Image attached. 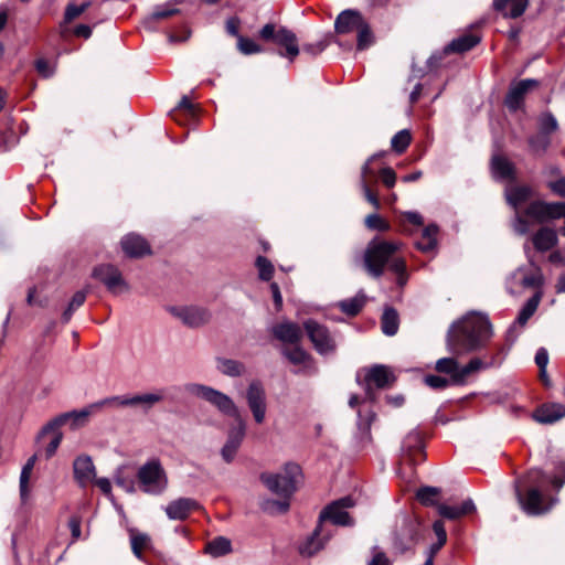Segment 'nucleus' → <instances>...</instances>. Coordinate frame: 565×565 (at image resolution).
Here are the masks:
<instances>
[{
	"label": "nucleus",
	"instance_id": "7c9ffc66",
	"mask_svg": "<svg viewBox=\"0 0 565 565\" xmlns=\"http://www.w3.org/2000/svg\"><path fill=\"white\" fill-rule=\"evenodd\" d=\"M533 245L539 252H546L557 244V234L555 230L542 227L532 237Z\"/></svg>",
	"mask_w": 565,
	"mask_h": 565
},
{
	"label": "nucleus",
	"instance_id": "e2e57ef3",
	"mask_svg": "<svg viewBox=\"0 0 565 565\" xmlns=\"http://www.w3.org/2000/svg\"><path fill=\"white\" fill-rule=\"evenodd\" d=\"M433 530L437 536L436 550H440L447 541V533L445 530L444 522L435 521L433 524Z\"/></svg>",
	"mask_w": 565,
	"mask_h": 565
},
{
	"label": "nucleus",
	"instance_id": "4468645a",
	"mask_svg": "<svg viewBox=\"0 0 565 565\" xmlns=\"http://www.w3.org/2000/svg\"><path fill=\"white\" fill-rule=\"evenodd\" d=\"M246 401L257 424H263L266 418V393L259 382H252L246 391Z\"/></svg>",
	"mask_w": 565,
	"mask_h": 565
},
{
	"label": "nucleus",
	"instance_id": "0e129e2a",
	"mask_svg": "<svg viewBox=\"0 0 565 565\" xmlns=\"http://www.w3.org/2000/svg\"><path fill=\"white\" fill-rule=\"evenodd\" d=\"M424 381L431 388H445L450 382V380L439 375H427Z\"/></svg>",
	"mask_w": 565,
	"mask_h": 565
},
{
	"label": "nucleus",
	"instance_id": "2eb2a0df",
	"mask_svg": "<svg viewBox=\"0 0 565 565\" xmlns=\"http://www.w3.org/2000/svg\"><path fill=\"white\" fill-rule=\"evenodd\" d=\"M94 276L99 279L113 294H121L128 290L120 270L113 265H100L94 269Z\"/></svg>",
	"mask_w": 565,
	"mask_h": 565
},
{
	"label": "nucleus",
	"instance_id": "6e6552de",
	"mask_svg": "<svg viewBox=\"0 0 565 565\" xmlns=\"http://www.w3.org/2000/svg\"><path fill=\"white\" fill-rule=\"evenodd\" d=\"M531 195L532 189L526 185H513L505 190L507 201L515 211H518V209L525 203ZM513 230L520 235H524L530 231L529 222L524 216L519 214V212L515 214Z\"/></svg>",
	"mask_w": 565,
	"mask_h": 565
},
{
	"label": "nucleus",
	"instance_id": "f8f14e48",
	"mask_svg": "<svg viewBox=\"0 0 565 565\" xmlns=\"http://www.w3.org/2000/svg\"><path fill=\"white\" fill-rule=\"evenodd\" d=\"M564 202L546 203L543 201H534L529 204L525 210V216L537 223H544L550 220L561 218L564 214Z\"/></svg>",
	"mask_w": 565,
	"mask_h": 565
},
{
	"label": "nucleus",
	"instance_id": "9b49d317",
	"mask_svg": "<svg viewBox=\"0 0 565 565\" xmlns=\"http://www.w3.org/2000/svg\"><path fill=\"white\" fill-rule=\"evenodd\" d=\"M353 505L354 501L350 497L332 502L320 513V524L326 521H330L335 525H352L353 521L347 512V509L352 508Z\"/></svg>",
	"mask_w": 565,
	"mask_h": 565
},
{
	"label": "nucleus",
	"instance_id": "6ab92c4d",
	"mask_svg": "<svg viewBox=\"0 0 565 565\" xmlns=\"http://www.w3.org/2000/svg\"><path fill=\"white\" fill-rule=\"evenodd\" d=\"M539 82L535 79H522L513 83L505 97V105L510 110H518L523 105L524 96L529 90L536 87Z\"/></svg>",
	"mask_w": 565,
	"mask_h": 565
},
{
	"label": "nucleus",
	"instance_id": "c03bdc74",
	"mask_svg": "<svg viewBox=\"0 0 565 565\" xmlns=\"http://www.w3.org/2000/svg\"><path fill=\"white\" fill-rule=\"evenodd\" d=\"M412 140L411 132L406 129L398 131L391 140V146L397 153H403L409 146Z\"/></svg>",
	"mask_w": 565,
	"mask_h": 565
},
{
	"label": "nucleus",
	"instance_id": "39448f33",
	"mask_svg": "<svg viewBox=\"0 0 565 565\" xmlns=\"http://www.w3.org/2000/svg\"><path fill=\"white\" fill-rule=\"evenodd\" d=\"M140 488L149 494H160L168 487V477L159 459L143 463L137 473Z\"/></svg>",
	"mask_w": 565,
	"mask_h": 565
},
{
	"label": "nucleus",
	"instance_id": "338daca9",
	"mask_svg": "<svg viewBox=\"0 0 565 565\" xmlns=\"http://www.w3.org/2000/svg\"><path fill=\"white\" fill-rule=\"evenodd\" d=\"M36 71L43 77H50L54 73V65L44 58H39L35 63Z\"/></svg>",
	"mask_w": 565,
	"mask_h": 565
},
{
	"label": "nucleus",
	"instance_id": "dca6fc26",
	"mask_svg": "<svg viewBox=\"0 0 565 565\" xmlns=\"http://www.w3.org/2000/svg\"><path fill=\"white\" fill-rule=\"evenodd\" d=\"M364 381L366 384V397L373 401L374 395L371 391V385L377 388H385L395 381V376L390 367L385 365H374L366 371Z\"/></svg>",
	"mask_w": 565,
	"mask_h": 565
},
{
	"label": "nucleus",
	"instance_id": "f3484780",
	"mask_svg": "<svg viewBox=\"0 0 565 565\" xmlns=\"http://www.w3.org/2000/svg\"><path fill=\"white\" fill-rule=\"evenodd\" d=\"M542 297H543V292H542V290H539L522 307L516 320L512 323V326L508 330V334L510 338H513V340H514L519 335V333L521 332V329L527 323L529 319L537 310V307L542 300Z\"/></svg>",
	"mask_w": 565,
	"mask_h": 565
},
{
	"label": "nucleus",
	"instance_id": "412c9836",
	"mask_svg": "<svg viewBox=\"0 0 565 565\" xmlns=\"http://www.w3.org/2000/svg\"><path fill=\"white\" fill-rule=\"evenodd\" d=\"M532 270L527 268L520 267L518 268L511 276V281L522 286L523 288H534L541 287L544 284V277L539 267L534 265L532 260H530Z\"/></svg>",
	"mask_w": 565,
	"mask_h": 565
},
{
	"label": "nucleus",
	"instance_id": "603ef678",
	"mask_svg": "<svg viewBox=\"0 0 565 565\" xmlns=\"http://www.w3.org/2000/svg\"><path fill=\"white\" fill-rule=\"evenodd\" d=\"M237 46L238 50L246 55L260 53L263 51L259 44H257L254 40L245 36H238Z\"/></svg>",
	"mask_w": 565,
	"mask_h": 565
},
{
	"label": "nucleus",
	"instance_id": "9d476101",
	"mask_svg": "<svg viewBox=\"0 0 565 565\" xmlns=\"http://www.w3.org/2000/svg\"><path fill=\"white\" fill-rule=\"evenodd\" d=\"M303 327L318 353L324 355L334 352V339L324 326H321L313 320H308L305 322Z\"/></svg>",
	"mask_w": 565,
	"mask_h": 565
},
{
	"label": "nucleus",
	"instance_id": "69168bd1",
	"mask_svg": "<svg viewBox=\"0 0 565 565\" xmlns=\"http://www.w3.org/2000/svg\"><path fill=\"white\" fill-rule=\"evenodd\" d=\"M535 363L540 367L541 376H545L546 366L548 363V353L544 348L537 350L535 354Z\"/></svg>",
	"mask_w": 565,
	"mask_h": 565
},
{
	"label": "nucleus",
	"instance_id": "680f3d73",
	"mask_svg": "<svg viewBox=\"0 0 565 565\" xmlns=\"http://www.w3.org/2000/svg\"><path fill=\"white\" fill-rule=\"evenodd\" d=\"M89 2H83L81 4H68L65 11V20L67 22L79 17L87 8Z\"/></svg>",
	"mask_w": 565,
	"mask_h": 565
},
{
	"label": "nucleus",
	"instance_id": "423d86ee",
	"mask_svg": "<svg viewBox=\"0 0 565 565\" xmlns=\"http://www.w3.org/2000/svg\"><path fill=\"white\" fill-rule=\"evenodd\" d=\"M259 36L265 41H274L277 45L284 47L279 55L287 57L290 62L299 55V45L297 35L289 29L280 26L278 30L273 23L265 24L260 31Z\"/></svg>",
	"mask_w": 565,
	"mask_h": 565
},
{
	"label": "nucleus",
	"instance_id": "a878e982",
	"mask_svg": "<svg viewBox=\"0 0 565 565\" xmlns=\"http://www.w3.org/2000/svg\"><path fill=\"white\" fill-rule=\"evenodd\" d=\"M120 244L128 257H141L150 253V246L147 241L137 234L126 235Z\"/></svg>",
	"mask_w": 565,
	"mask_h": 565
},
{
	"label": "nucleus",
	"instance_id": "37998d69",
	"mask_svg": "<svg viewBox=\"0 0 565 565\" xmlns=\"http://www.w3.org/2000/svg\"><path fill=\"white\" fill-rule=\"evenodd\" d=\"M440 490L436 487H423L417 490L416 498L424 505H435Z\"/></svg>",
	"mask_w": 565,
	"mask_h": 565
},
{
	"label": "nucleus",
	"instance_id": "0eeeda50",
	"mask_svg": "<svg viewBox=\"0 0 565 565\" xmlns=\"http://www.w3.org/2000/svg\"><path fill=\"white\" fill-rule=\"evenodd\" d=\"M189 392L198 397L205 399L215 406L222 414L234 418L241 419L242 416L233 399L226 394L216 391L210 386L201 384H192L189 386Z\"/></svg>",
	"mask_w": 565,
	"mask_h": 565
},
{
	"label": "nucleus",
	"instance_id": "79ce46f5",
	"mask_svg": "<svg viewBox=\"0 0 565 565\" xmlns=\"http://www.w3.org/2000/svg\"><path fill=\"white\" fill-rule=\"evenodd\" d=\"M282 353L295 365L306 366L307 363L310 361V355L300 347L285 349Z\"/></svg>",
	"mask_w": 565,
	"mask_h": 565
},
{
	"label": "nucleus",
	"instance_id": "09e8293b",
	"mask_svg": "<svg viewBox=\"0 0 565 565\" xmlns=\"http://www.w3.org/2000/svg\"><path fill=\"white\" fill-rule=\"evenodd\" d=\"M256 267L262 280L268 281L271 279L274 275V266L266 257L258 256L256 259Z\"/></svg>",
	"mask_w": 565,
	"mask_h": 565
},
{
	"label": "nucleus",
	"instance_id": "ddd939ff",
	"mask_svg": "<svg viewBox=\"0 0 565 565\" xmlns=\"http://www.w3.org/2000/svg\"><path fill=\"white\" fill-rule=\"evenodd\" d=\"M168 311L191 328L206 323L211 317L207 310L195 306H172L168 308Z\"/></svg>",
	"mask_w": 565,
	"mask_h": 565
},
{
	"label": "nucleus",
	"instance_id": "aec40b11",
	"mask_svg": "<svg viewBox=\"0 0 565 565\" xmlns=\"http://www.w3.org/2000/svg\"><path fill=\"white\" fill-rule=\"evenodd\" d=\"M382 153L380 154H373L372 157H370L366 162L363 164L362 167V170H361V180H360V185H361V189L363 191V194H364V198L366 199L367 202H370L374 209H380V200L377 198L376 194H374L371 190V181L372 179L375 178L376 175V172L375 170L373 169L372 167V163L374 162L375 159H377L379 157H381Z\"/></svg>",
	"mask_w": 565,
	"mask_h": 565
},
{
	"label": "nucleus",
	"instance_id": "49530a36",
	"mask_svg": "<svg viewBox=\"0 0 565 565\" xmlns=\"http://www.w3.org/2000/svg\"><path fill=\"white\" fill-rule=\"evenodd\" d=\"M128 406V395L121 396H111L93 403V408L96 411L102 409L103 407H125Z\"/></svg>",
	"mask_w": 565,
	"mask_h": 565
},
{
	"label": "nucleus",
	"instance_id": "2f4dec72",
	"mask_svg": "<svg viewBox=\"0 0 565 565\" xmlns=\"http://www.w3.org/2000/svg\"><path fill=\"white\" fill-rule=\"evenodd\" d=\"M36 455L31 456L22 467L19 480L20 499L22 503H26L30 497V479L36 462Z\"/></svg>",
	"mask_w": 565,
	"mask_h": 565
},
{
	"label": "nucleus",
	"instance_id": "c9c22d12",
	"mask_svg": "<svg viewBox=\"0 0 565 565\" xmlns=\"http://www.w3.org/2000/svg\"><path fill=\"white\" fill-rule=\"evenodd\" d=\"M435 369L439 373H444V374L450 375V382L452 384L459 385L457 380H456V377H457V374L460 373L461 366H459V364H458L456 359H454V358H443V359H439L436 362Z\"/></svg>",
	"mask_w": 565,
	"mask_h": 565
},
{
	"label": "nucleus",
	"instance_id": "7ed1b4c3",
	"mask_svg": "<svg viewBox=\"0 0 565 565\" xmlns=\"http://www.w3.org/2000/svg\"><path fill=\"white\" fill-rule=\"evenodd\" d=\"M260 480L269 491L281 497L280 500H264L263 510L270 514L285 513L290 505L289 499L301 480V469L297 463L289 462L278 473H263Z\"/></svg>",
	"mask_w": 565,
	"mask_h": 565
},
{
	"label": "nucleus",
	"instance_id": "f03ea898",
	"mask_svg": "<svg viewBox=\"0 0 565 565\" xmlns=\"http://www.w3.org/2000/svg\"><path fill=\"white\" fill-rule=\"evenodd\" d=\"M402 246L403 244L397 241H371L364 253V265L367 273L377 278L382 276L387 265L392 271L397 274L398 285H404L407 279L406 263L403 257L396 255Z\"/></svg>",
	"mask_w": 565,
	"mask_h": 565
},
{
	"label": "nucleus",
	"instance_id": "4d7b16f0",
	"mask_svg": "<svg viewBox=\"0 0 565 565\" xmlns=\"http://www.w3.org/2000/svg\"><path fill=\"white\" fill-rule=\"evenodd\" d=\"M358 49L364 50L366 49L371 42H372V33L366 25L365 21H363L362 26L358 28Z\"/></svg>",
	"mask_w": 565,
	"mask_h": 565
},
{
	"label": "nucleus",
	"instance_id": "a211bd4d",
	"mask_svg": "<svg viewBox=\"0 0 565 565\" xmlns=\"http://www.w3.org/2000/svg\"><path fill=\"white\" fill-rule=\"evenodd\" d=\"M236 426L231 428L227 440L221 450L222 458L226 462L233 461L245 436V422L243 418L235 420Z\"/></svg>",
	"mask_w": 565,
	"mask_h": 565
},
{
	"label": "nucleus",
	"instance_id": "b1692460",
	"mask_svg": "<svg viewBox=\"0 0 565 565\" xmlns=\"http://www.w3.org/2000/svg\"><path fill=\"white\" fill-rule=\"evenodd\" d=\"M363 21L360 12L355 10H344L335 19L334 29L339 34H347L361 28Z\"/></svg>",
	"mask_w": 565,
	"mask_h": 565
},
{
	"label": "nucleus",
	"instance_id": "864d4df0",
	"mask_svg": "<svg viewBox=\"0 0 565 565\" xmlns=\"http://www.w3.org/2000/svg\"><path fill=\"white\" fill-rule=\"evenodd\" d=\"M558 125L556 118L552 114H544L540 118V134L548 136L551 132L557 130Z\"/></svg>",
	"mask_w": 565,
	"mask_h": 565
},
{
	"label": "nucleus",
	"instance_id": "72a5a7b5",
	"mask_svg": "<svg viewBox=\"0 0 565 565\" xmlns=\"http://www.w3.org/2000/svg\"><path fill=\"white\" fill-rule=\"evenodd\" d=\"M480 36L477 34H463L452 40L445 49L446 53L457 52L462 53L471 50L480 42Z\"/></svg>",
	"mask_w": 565,
	"mask_h": 565
},
{
	"label": "nucleus",
	"instance_id": "e433bc0d",
	"mask_svg": "<svg viewBox=\"0 0 565 565\" xmlns=\"http://www.w3.org/2000/svg\"><path fill=\"white\" fill-rule=\"evenodd\" d=\"M438 227L436 225H428L424 228L420 239L416 243L417 248L422 252H431L437 244L436 236Z\"/></svg>",
	"mask_w": 565,
	"mask_h": 565
},
{
	"label": "nucleus",
	"instance_id": "bf43d9fd",
	"mask_svg": "<svg viewBox=\"0 0 565 565\" xmlns=\"http://www.w3.org/2000/svg\"><path fill=\"white\" fill-rule=\"evenodd\" d=\"M149 537L145 534H136L131 537V548L137 557L141 556L142 550L147 546Z\"/></svg>",
	"mask_w": 565,
	"mask_h": 565
},
{
	"label": "nucleus",
	"instance_id": "6e6d98bb",
	"mask_svg": "<svg viewBox=\"0 0 565 565\" xmlns=\"http://www.w3.org/2000/svg\"><path fill=\"white\" fill-rule=\"evenodd\" d=\"M365 225L370 230H377V231H387L390 228V224L386 221H384L376 213L369 214L365 217Z\"/></svg>",
	"mask_w": 565,
	"mask_h": 565
},
{
	"label": "nucleus",
	"instance_id": "c85d7f7f",
	"mask_svg": "<svg viewBox=\"0 0 565 565\" xmlns=\"http://www.w3.org/2000/svg\"><path fill=\"white\" fill-rule=\"evenodd\" d=\"M491 170L493 177L499 180H513L515 178L514 164L502 156H493Z\"/></svg>",
	"mask_w": 565,
	"mask_h": 565
},
{
	"label": "nucleus",
	"instance_id": "cd10ccee",
	"mask_svg": "<svg viewBox=\"0 0 565 565\" xmlns=\"http://www.w3.org/2000/svg\"><path fill=\"white\" fill-rule=\"evenodd\" d=\"M533 417L542 424H552L565 417V406L558 403L544 404L537 408Z\"/></svg>",
	"mask_w": 565,
	"mask_h": 565
},
{
	"label": "nucleus",
	"instance_id": "5fc2aeb1",
	"mask_svg": "<svg viewBox=\"0 0 565 565\" xmlns=\"http://www.w3.org/2000/svg\"><path fill=\"white\" fill-rule=\"evenodd\" d=\"M420 447H422V437H420L419 433L412 431L403 440L402 450L409 452L413 449H420Z\"/></svg>",
	"mask_w": 565,
	"mask_h": 565
},
{
	"label": "nucleus",
	"instance_id": "052dcab7",
	"mask_svg": "<svg viewBox=\"0 0 565 565\" xmlns=\"http://www.w3.org/2000/svg\"><path fill=\"white\" fill-rule=\"evenodd\" d=\"M358 415L360 427H363V429L367 431L370 429L372 422L375 418L374 412L371 408H366L364 406L363 409H359Z\"/></svg>",
	"mask_w": 565,
	"mask_h": 565
},
{
	"label": "nucleus",
	"instance_id": "774afa93",
	"mask_svg": "<svg viewBox=\"0 0 565 565\" xmlns=\"http://www.w3.org/2000/svg\"><path fill=\"white\" fill-rule=\"evenodd\" d=\"M380 177L382 179V182L387 186V188H393L395 182H396V173L395 171L387 167V168H383L380 170Z\"/></svg>",
	"mask_w": 565,
	"mask_h": 565
},
{
	"label": "nucleus",
	"instance_id": "3c124183",
	"mask_svg": "<svg viewBox=\"0 0 565 565\" xmlns=\"http://www.w3.org/2000/svg\"><path fill=\"white\" fill-rule=\"evenodd\" d=\"M529 145L534 153L540 154L548 148L550 138L544 134H537L536 136L530 138Z\"/></svg>",
	"mask_w": 565,
	"mask_h": 565
},
{
	"label": "nucleus",
	"instance_id": "5701e85b",
	"mask_svg": "<svg viewBox=\"0 0 565 565\" xmlns=\"http://www.w3.org/2000/svg\"><path fill=\"white\" fill-rule=\"evenodd\" d=\"M199 508V503L191 498H179L167 504L164 511L170 520H184Z\"/></svg>",
	"mask_w": 565,
	"mask_h": 565
},
{
	"label": "nucleus",
	"instance_id": "ea45409f",
	"mask_svg": "<svg viewBox=\"0 0 565 565\" xmlns=\"http://www.w3.org/2000/svg\"><path fill=\"white\" fill-rule=\"evenodd\" d=\"M231 550V541L223 536L214 539L206 545V552L215 557L225 555L230 553Z\"/></svg>",
	"mask_w": 565,
	"mask_h": 565
},
{
	"label": "nucleus",
	"instance_id": "13d9d810",
	"mask_svg": "<svg viewBox=\"0 0 565 565\" xmlns=\"http://www.w3.org/2000/svg\"><path fill=\"white\" fill-rule=\"evenodd\" d=\"M47 434H52V439H51L50 444L47 445V447L45 448L46 457L50 458L56 452V450L62 441L63 434L61 433L60 428L50 429Z\"/></svg>",
	"mask_w": 565,
	"mask_h": 565
},
{
	"label": "nucleus",
	"instance_id": "f704fd0d",
	"mask_svg": "<svg viewBox=\"0 0 565 565\" xmlns=\"http://www.w3.org/2000/svg\"><path fill=\"white\" fill-rule=\"evenodd\" d=\"M322 531H323V525L319 524V526L316 529L313 534L310 537H308L305 543L301 544V546H300L301 554L311 556V555L316 554L317 552H319L323 547L324 540H322L320 537Z\"/></svg>",
	"mask_w": 565,
	"mask_h": 565
},
{
	"label": "nucleus",
	"instance_id": "4be33fe9",
	"mask_svg": "<svg viewBox=\"0 0 565 565\" xmlns=\"http://www.w3.org/2000/svg\"><path fill=\"white\" fill-rule=\"evenodd\" d=\"M74 478L84 488L93 482L96 477V469L89 456H78L73 463Z\"/></svg>",
	"mask_w": 565,
	"mask_h": 565
},
{
	"label": "nucleus",
	"instance_id": "a18cd8bd",
	"mask_svg": "<svg viewBox=\"0 0 565 565\" xmlns=\"http://www.w3.org/2000/svg\"><path fill=\"white\" fill-rule=\"evenodd\" d=\"M363 306L364 296H355L351 299L343 300L340 302L341 310L349 316L358 315Z\"/></svg>",
	"mask_w": 565,
	"mask_h": 565
},
{
	"label": "nucleus",
	"instance_id": "473e14b6",
	"mask_svg": "<svg viewBox=\"0 0 565 565\" xmlns=\"http://www.w3.org/2000/svg\"><path fill=\"white\" fill-rule=\"evenodd\" d=\"M163 398L160 393H146L137 395H128V406L140 408L148 412L154 404L161 402Z\"/></svg>",
	"mask_w": 565,
	"mask_h": 565
},
{
	"label": "nucleus",
	"instance_id": "de8ad7c7",
	"mask_svg": "<svg viewBox=\"0 0 565 565\" xmlns=\"http://www.w3.org/2000/svg\"><path fill=\"white\" fill-rule=\"evenodd\" d=\"M85 299H86V294L84 291H77L74 294V296L72 297V299L68 303V307L63 312V320L65 322L70 321L73 312L85 302Z\"/></svg>",
	"mask_w": 565,
	"mask_h": 565
},
{
	"label": "nucleus",
	"instance_id": "393cba45",
	"mask_svg": "<svg viewBox=\"0 0 565 565\" xmlns=\"http://www.w3.org/2000/svg\"><path fill=\"white\" fill-rule=\"evenodd\" d=\"M529 6V0H493V9L503 18L516 19L521 17Z\"/></svg>",
	"mask_w": 565,
	"mask_h": 565
},
{
	"label": "nucleus",
	"instance_id": "c756f323",
	"mask_svg": "<svg viewBox=\"0 0 565 565\" xmlns=\"http://www.w3.org/2000/svg\"><path fill=\"white\" fill-rule=\"evenodd\" d=\"M438 513L446 519L457 520L475 511V504L471 500L463 501L460 505L438 504Z\"/></svg>",
	"mask_w": 565,
	"mask_h": 565
},
{
	"label": "nucleus",
	"instance_id": "58836bf2",
	"mask_svg": "<svg viewBox=\"0 0 565 565\" xmlns=\"http://www.w3.org/2000/svg\"><path fill=\"white\" fill-rule=\"evenodd\" d=\"M382 330L386 335H394L398 330V315L392 309H385L382 316Z\"/></svg>",
	"mask_w": 565,
	"mask_h": 565
},
{
	"label": "nucleus",
	"instance_id": "1a4fd4ad",
	"mask_svg": "<svg viewBox=\"0 0 565 565\" xmlns=\"http://www.w3.org/2000/svg\"><path fill=\"white\" fill-rule=\"evenodd\" d=\"M96 412V408H93V404H90L81 411H73L61 414L53 418L52 420H50L45 426H43L39 434V438H42L45 435H47L50 429L61 428L66 423H71L72 428L83 426L87 422V418Z\"/></svg>",
	"mask_w": 565,
	"mask_h": 565
},
{
	"label": "nucleus",
	"instance_id": "f257e3e1",
	"mask_svg": "<svg viewBox=\"0 0 565 565\" xmlns=\"http://www.w3.org/2000/svg\"><path fill=\"white\" fill-rule=\"evenodd\" d=\"M491 323L487 316L469 313L452 324L448 332V350L457 355L472 352L491 337Z\"/></svg>",
	"mask_w": 565,
	"mask_h": 565
},
{
	"label": "nucleus",
	"instance_id": "a19ab883",
	"mask_svg": "<svg viewBox=\"0 0 565 565\" xmlns=\"http://www.w3.org/2000/svg\"><path fill=\"white\" fill-rule=\"evenodd\" d=\"M217 369L225 375L238 376L243 373L244 365L234 360L223 359L217 361Z\"/></svg>",
	"mask_w": 565,
	"mask_h": 565
},
{
	"label": "nucleus",
	"instance_id": "bb28decb",
	"mask_svg": "<svg viewBox=\"0 0 565 565\" xmlns=\"http://www.w3.org/2000/svg\"><path fill=\"white\" fill-rule=\"evenodd\" d=\"M273 334L284 343H298L302 337L301 328L294 322H280L273 327Z\"/></svg>",
	"mask_w": 565,
	"mask_h": 565
},
{
	"label": "nucleus",
	"instance_id": "20e7f679",
	"mask_svg": "<svg viewBox=\"0 0 565 565\" xmlns=\"http://www.w3.org/2000/svg\"><path fill=\"white\" fill-rule=\"evenodd\" d=\"M526 480L532 486L526 495H523L520 487L515 484L518 501L527 514H542L548 510V507H544L543 495L540 490L548 481L547 476L540 469H532L527 472Z\"/></svg>",
	"mask_w": 565,
	"mask_h": 565
},
{
	"label": "nucleus",
	"instance_id": "8fccbe9b",
	"mask_svg": "<svg viewBox=\"0 0 565 565\" xmlns=\"http://www.w3.org/2000/svg\"><path fill=\"white\" fill-rule=\"evenodd\" d=\"M126 467L120 466L114 473V480L116 484L128 492L134 491V480L130 477L125 476Z\"/></svg>",
	"mask_w": 565,
	"mask_h": 565
},
{
	"label": "nucleus",
	"instance_id": "4c0bfd02",
	"mask_svg": "<svg viewBox=\"0 0 565 565\" xmlns=\"http://www.w3.org/2000/svg\"><path fill=\"white\" fill-rule=\"evenodd\" d=\"M487 367V364L479 358H473L472 360H470V362L465 365V366H461L460 369V373L457 374V382L458 384H465L467 379L479 372L480 370H483Z\"/></svg>",
	"mask_w": 565,
	"mask_h": 565
}]
</instances>
